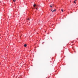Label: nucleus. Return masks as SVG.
<instances>
[{
	"instance_id": "f257e3e1",
	"label": "nucleus",
	"mask_w": 78,
	"mask_h": 78,
	"mask_svg": "<svg viewBox=\"0 0 78 78\" xmlns=\"http://www.w3.org/2000/svg\"><path fill=\"white\" fill-rule=\"evenodd\" d=\"M33 6L34 8H35V9H37V8L36 7H38V6H39V5L34 4L33 5Z\"/></svg>"
},
{
	"instance_id": "f03ea898",
	"label": "nucleus",
	"mask_w": 78,
	"mask_h": 78,
	"mask_svg": "<svg viewBox=\"0 0 78 78\" xmlns=\"http://www.w3.org/2000/svg\"><path fill=\"white\" fill-rule=\"evenodd\" d=\"M27 46V44H24V46L25 47H26Z\"/></svg>"
},
{
	"instance_id": "7ed1b4c3",
	"label": "nucleus",
	"mask_w": 78,
	"mask_h": 78,
	"mask_svg": "<svg viewBox=\"0 0 78 78\" xmlns=\"http://www.w3.org/2000/svg\"><path fill=\"white\" fill-rule=\"evenodd\" d=\"M54 11H55V12L56 11V9H55L54 10L52 11V12H54Z\"/></svg>"
},
{
	"instance_id": "20e7f679",
	"label": "nucleus",
	"mask_w": 78,
	"mask_h": 78,
	"mask_svg": "<svg viewBox=\"0 0 78 78\" xmlns=\"http://www.w3.org/2000/svg\"><path fill=\"white\" fill-rule=\"evenodd\" d=\"M13 1L14 2H16V0H13Z\"/></svg>"
},
{
	"instance_id": "39448f33",
	"label": "nucleus",
	"mask_w": 78,
	"mask_h": 78,
	"mask_svg": "<svg viewBox=\"0 0 78 78\" xmlns=\"http://www.w3.org/2000/svg\"><path fill=\"white\" fill-rule=\"evenodd\" d=\"M50 7H51V8H52V6L50 5Z\"/></svg>"
},
{
	"instance_id": "423d86ee",
	"label": "nucleus",
	"mask_w": 78,
	"mask_h": 78,
	"mask_svg": "<svg viewBox=\"0 0 78 78\" xmlns=\"http://www.w3.org/2000/svg\"><path fill=\"white\" fill-rule=\"evenodd\" d=\"M61 11H62V12H63V10H62V9Z\"/></svg>"
},
{
	"instance_id": "0eeeda50",
	"label": "nucleus",
	"mask_w": 78,
	"mask_h": 78,
	"mask_svg": "<svg viewBox=\"0 0 78 78\" xmlns=\"http://www.w3.org/2000/svg\"><path fill=\"white\" fill-rule=\"evenodd\" d=\"M27 20H30V19L29 18L27 19Z\"/></svg>"
},
{
	"instance_id": "6e6552de",
	"label": "nucleus",
	"mask_w": 78,
	"mask_h": 78,
	"mask_svg": "<svg viewBox=\"0 0 78 78\" xmlns=\"http://www.w3.org/2000/svg\"><path fill=\"white\" fill-rule=\"evenodd\" d=\"M74 3H75V4H76V2H75V1H74Z\"/></svg>"
},
{
	"instance_id": "1a4fd4ad",
	"label": "nucleus",
	"mask_w": 78,
	"mask_h": 78,
	"mask_svg": "<svg viewBox=\"0 0 78 78\" xmlns=\"http://www.w3.org/2000/svg\"><path fill=\"white\" fill-rule=\"evenodd\" d=\"M52 10H53L52 9H51V11H52Z\"/></svg>"
},
{
	"instance_id": "9d476101",
	"label": "nucleus",
	"mask_w": 78,
	"mask_h": 78,
	"mask_svg": "<svg viewBox=\"0 0 78 78\" xmlns=\"http://www.w3.org/2000/svg\"><path fill=\"white\" fill-rule=\"evenodd\" d=\"M75 1H76V0H75Z\"/></svg>"
}]
</instances>
